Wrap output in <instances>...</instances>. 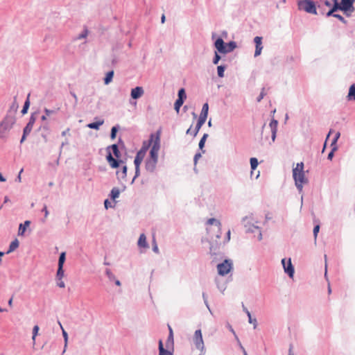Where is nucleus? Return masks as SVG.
Instances as JSON below:
<instances>
[{"label": "nucleus", "mask_w": 355, "mask_h": 355, "mask_svg": "<svg viewBox=\"0 0 355 355\" xmlns=\"http://www.w3.org/2000/svg\"><path fill=\"white\" fill-rule=\"evenodd\" d=\"M282 265L284 266V270L286 273H288V275L292 277L293 276V274H294V268L292 266V263H291V259H289L287 262V263H286V260L285 259H283L282 260Z\"/></svg>", "instance_id": "10"}, {"label": "nucleus", "mask_w": 355, "mask_h": 355, "mask_svg": "<svg viewBox=\"0 0 355 355\" xmlns=\"http://www.w3.org/2000/svg\"><path fill=\"white\" fill-rule=\"evenodd\" d=\"M165 19H166L165 15H164V14H163V15H162V17H161V22H162V24H164V23L165 22Z\"/></svg>", "instance_id": "58"}, {"label": "nucleus", "mask_w": 355, "mask_h": 355, "mask_svg": "<svg viewBox=\"0 0 355 355\" xmlns=\"http://www.w3.org/2000/svg\"><path fill=\"white\" fill-rule=\"evenodd\" d=\"M116 175L119 178L125 179L127 175V166H123L121 171H116Z\"/></svg>", "instance_id": "27"}, {"label": "nucleus", "mask_w": 355, "mask_h": 355, "mask_svg": "<svg viewBox=\"0 0 355 355\" xmlns=\"http://www.w3.org/2000/svg\"><path fill=\"white\" fill-rule=\"evenodd\" d=\"M0 181L1 182H5L6 181V179L3 178V176L2 175V174L0 173Z\"/></svg>", "instance_id": "63"}, {"label": "nucleus", "mask_w": 355, "mask_h": 355, "mask_svg": "<svg viewBox=\"0 0 355 355\" xmlns=\"http://www.w3.org/2000/svg\"><path fill=\"white\" fill-rule=\"evenodd\" d=\"M44 112L46 114L47 116H49L50 114H53L54 112L53 110L45 108Z\"/></svg>", "instance_id": "53"}, {"label": "nucleus", "mask_w": 355, "mask_h": 355, "mask_svg": "<svg viewBox=\"0 0 355 355\" xmlns=\"http://www.w3.org/2000/svg\"><path fill=\"white\" fill-rule=\"evenodd\" d=\"M64 273L63 267H58L57 274H56L57 280L62 279L64 277Z\"/></svg>", "instance_id": "32"}, {"label": "nucleus", "mask_w": 355, "mask_h": 355, "mask_svg": "<svg viewBox=\"0 0 355 355\" xmlns=\"http://www.w3.org/2000/svg\"><path fill=\"white\" fill-rule=\"evenodd\" d=\"M298 7L300 10H304L305 12L311 14H317L316 7L314 2L311 0H302L298 2Z\"/></svg>", "instance_id": "3"}, {"label": "nucleus", "mask_w": 355, "mask_h": 355, "mask_svg": "<svg viewBox=\"0 0 355 355\" xmlns=\"http://www.w3.org/2000/svg\"><path fill=\"white\" fill-rule=\"evenodd\" d=\"M87 34L88 31L87 29H85L84 32L78 37V39L85 38L87 36Z\"/></svg>", "instance_id": "48"}, {"label": "nucleus", "mask_w": 355, "mask_h": 355, "mask_svg": "<svg viewBox=\"0 0 355 355\" xmlns=\"http://www.w3.org/2000/svg\"><path fill=\"white\" fill-rule=\"evenodd\" d=\"M159 355H172L169 351L164 348V345L161 340L159 341Z\"/></svg>", "instance_id": "25"}, {"label": "nucleus", "mask_w": 355, "mask_h": 355, "mask_svg": "<svg viewBox=\"0 0 355 355\" xmlns=\"http://www.w3.org/2000/svg\"><path fill=\"white\" fill-rule=\"evenodd\" d=\"M184 103V101H182V99H177L175 104H174V108L175 110V111L178 113L179 111H180V107Z\"/></svg>", "instance_id": "33"}, {"label": "nucleus", "mask_w": 355, "mask_h": 355, "mask_svg": "<svg viewBox=\"0 0 355 355\" xmlns=\"http://www.w3.org/2000/svg\"><path fill=\"white\" fill-rule=\"evenodd\" d=\"M293 177L295 180V186L300 191L302 190L304 184L308 182V179L305 175L303 162L297 163L295 168L293 169Z\"/></svg>", "instance_id": "2"}, {"label": "nucleus", "mask_w": 355, "mask_h": 355, "mask_svg": "<svg viewBox=\"0 0 355 355\" xmlns=\"http://www.w3.org/2000/svg\"><path fill=\"white\" fill-rule=\"evenodd\" d=\"M38 331H39V327L37 325L34 326V327L33 329V338H32L33 340H35V337L38 334Z\"/></svg>", "instance_id": "41"}, {"label": "nucleus", "mask_w": 355, "mask_h": 355, "mask_svg": "<svg viewBox=\"0 0 355 355\" xmlns=\"http://www.w3.org/2000/svg\"><path fill=\"white\" fill-rule=\"evenodd\" d=\"M225 66H218L217 67V72H218V76L220 77V78H223L224 77V71H225Z\"/></svg>", "instance_id": "35"}, {"label": "nucleus", "mask_w": 355, "mask_h": 355, "mask_svg": "<svg viewBox=\"0 0 355 355\" xmlns=\"http://www.w3.org/2000/svg\"><path fill=\"white\" fill-rule=\"evenodd\" d=\"M157 162V160H155V159L150 158L149 159H148L146 161V169L148 171H153L156 166Z\"/></svg>", "instance_id": "17"}, {"label": "nucleus", "mask_w": 355, "mask_h": 355, "mask_svg": "<svg viewBox=\"0 0 355 355\" xmlns=\"http://www.w3.org/2000/svg\"><path fill=\"white\" fill-rule=\"evenodd\" d=\"M23 172V169H21L19 171V175L17 177L19 182H21V173Z\"/></svg>", "instance_id": "62"}, {"label": "nucleus", "mask_w": 355, "mask_h": 355, "mask_svg": "<svg viewBox=\"0 0 355 355\" xmlns=\"http://www.w3.org/2000/svg\"><path fill=\"white\" fill-rule=\"evenodd\" d=\"M31 128H32V123L31 122H29L24 130V135L28 134L31 132Z\"/></svg>", "instance_id": "42"}, {"label": "nucleus", "mask_w": 355, "mask_h": 355, "mask_svg": "<svg viewBox=\"0 0 355 355\" xmlns=\"http://www.w3.org/2000/svg\"><path fill=\"white\" fill-rule=\"evenodd\" d=\"M168 330H169V335H173V329L170 325H168Z\"/></svg>", "instance_id": "60"}, {"label": "nucleus", "mask_w": 355, "mask_h": 355, "mask_svg": "<svg viewBox=\"0 0 355 355\" xmlns=\"http://www.w3.org/2000/svg\"><path fill=\"white\" fill-rule=\"evenodd\" d=\"M116 132H117V128L116 127H112V128L111 130V135H110L112 139H115Z\"/></svg>", "instance_id": "46"}, {"label": "nucleus", "mask_w": 355, "mask_h": 355, "mask_svg": "<svg viewBox=\"0 0 355 355\" xmlns=\"http://www.w3.org/2000/svg\"><path fill=\"white\" fill-rule=\"evenodd\" d=\"M18 247H19V241L17 239H15L10 244L9 250H8V252L6 253L9 254V253L15 251Z\"/></svg>", "instance_id": "26"}, {"label": "nucleus", "mask_w": 355, "mask_h": 355, "mask_svg": "<svg viewBox=\"0 0 355 355\" xmlns=\"http://www.w3.org/2000/svg\"><path fill=\"white\" fill-rule=\"evenodd\" d=\"M319 230H320V225H316L313 228V236H314L315 241H316Z\"/></svg>", "instance_id": "43"}, {"label": "nucleus", "mask_w": 355, "mask_h": 355, "mask_svg": "<svg viewBox=\"0 0 355 355\" xmlns=\"http://www.w3.org/2000/svg\"><path fill=\"white\" fill-rule=\"evenodd\" d=\"M186 98L187 95L184 89L183 88L180 89L178 92V99H182V101H184Z\"/></svg>", "instance_id": "36"}, {"label": "nucleus", "mask_w": 355, "mask_h": 355, "mask_svg": "<svg viewBox=\"0 0 355 355\" xmlns=\"http://www.w3.org/2000/svg\"><path fill=\"white\" fill-rule=\"evenodd\" d=\"M160 148L159 137L157 136L153 141V146L150 151V158L158 160V153Z\"/></svg>", "instance_id": "6"}, {"label": "nucleus", "mask_w": 355, "mask_h": 355, "mask_svg": "<svg viewBox=\"0 0 355 355\" xmlns=\"http://www.w3.org/2000/svg\"><path fill=\"white\" fill-rule=\"evenodd\" d=\"M236 47V44L234 42H230L229 43L225 44V53L232 51Z\"/></svg>", "instance_id": "24"}, {"label": "nucleus", "mask_w": 355, "mask_h": 355, "mask_svg": "<svg viewBox=\"0 0 355 355\" xmlns=\"http://www.w3.org/2000/svg\"><path fill=\"white\" fill-rule=\"evenodd\" d=\"M355 0H341L343 11L352 12L354 10L353 3Z\"/></svg>", "instance_id": "9"}, {"label": "nucleus", "mask_w": 355, "mask_h": 355, "mask_svg": "<svg viewBox=\"0 0 355 355\" xmlns=\"http://www.w3.org/2000/svg\"><path fill=\"white\" fill-rule=\"evenodd\" d=\"M324 3L326 6H327L330 8H331V7H332L331 3L329 1H324Z\"/></svg>", "instance_id": "55"}, {"label": "nucleus", "mask_w": 355, "mask_h": 355, "mask_svg": "<svg viewBox=\"0 0 355 355\" xmlns=\"http://www.w3.org/2000/svg\"><path fill=\"white\" fill-rule=\"evenodd\" d=\"M119 194H120L119 189L118 188L114 187L111 191V194H110L111 198L112 200H115L116 198H118L119 196Z\"/></svg>", "instance_id": "30"}, {"label": "nucleus", "mask_w": 355, "mask_h": 355, "mask_svg": "<svg viewBox=\"0 0 355 355\" xmlns=\"http://www.w3.org/2000/svg\"><path fill=\"white\" fill-rule=\"evenodd\" d=\"M225 42L222 38H218L215 42L214 46L218 52L225 53Z\"/></svg>", "instance_id": "15"}, {"label": "nucleus", "mask_w": 355, "mask_h": 355, "mask_svg": "<svg viewBox=\"0 0 355 355\" xmlns=\"http://www.w3.org/2000/svg\"><path fill=\"white\" fill-rule=\"evenodd\" d=\"M71 94L72 95V96L75 99V102L77 103L78 97H77L76 94L74 92H71Z\"/></svg>", "instance_id": "56"}, {"label": "nucleus", "mask_w": 355, "mask_h": 355, "mask_svg": "<svg viewBox=\"0 0 355 355\" xmlns=\"http://www.w3.org/2000/svg\"><path fill=\"white\" fill-rule=\"evenodd\" d=\"M220 60V56L218 54L217 52L215 53V56H214V58L213 60V63L214 64H217L219 62V60Z\"/></svg>", "instance_id": "47"}, {"label": "nucleus", "mask_w": 355, "mask_h": 355, "mask_svg": "<svg viewBox=\"0 0 355 355\" xmlns=\"http://www.w3.org/2000/svg\"><path fill=\"white\" fill-rule=\"evenodd\" d=\"M205 119H202L201 118L199 117L198 120V122H197V124H196V126L193 130V136L196 137V135L198 134V131L200 130V129L201 128V127L202 126V125L205 123Z\"/></svg>", "instance_id": "20"}, {"label": "nucleus", "mask_w": 355, "mask_h": 355, "mask_svg": "<svg viewBox=\"0 0 355 355\" xmlns=\"http://www.w3.org/2000/svg\"><path fill=\"white\" fill-rule=\"evenodd\" d=\"M105 207L107 209L109 207H112L108 200H105L104 202Z\"/></svg>", "instance_id": "54"}, {"label": "nucleus", "mask_w": 355, "mask_h": 355, "mask_svg": "<svg viewBox=\"0 0 355 355\" xmlns=\"http://www.w3.org/2000/svg\"><path fill=\"white\" fill-rule=\"evenodd\" d=\"M232 268V263L229 260H225L217 266L218 272L220 275L224 276L228 274Z\"/></svg>", "instance_id": "5"}, {"label": "nucleus", "mask_w": 355, "mask_h": 355, "mask_svg": "<svg viewBox=\"0 0 355 355\" xmlns=\"http://www.w3.org/2000/svg\"><path fill=\"white\" fill-rule=\"evenodd\" d=\"M230 234H231L230 230H228V232L227 233V241H229L230 240Z\"/></svg>", "instance_id": "57"}, {"label": "nucleus", "mask_w": 355, "mask_h": 355, "mask_svg": "<svg viewBox=\"0 0 355 355\" xmlns=\"http://www.w3.org/2000/svg\"><path fill=\"white\" fill-rule=\"evenodd\" d=\"M347 98L349 101L355 100V84L350 86Z\"/></svg>", "instance_id": "19"}, {"label": "nucleus", "mask_w": 355, "mask_h": 355, "mask_svg": "<svg viewBox=\"0 0 355 355\" xmlns=\"http://www.w3.org/2000/svg\"><path fill=\"white\" fill-rule=\"evenodd\" d=\"M29 105H30V101H29V99L28 98H27V100L26 101L24 105V107H23V109L21 110V113L23 114H26L27 112V110L29 107Z\"/></svg>", "instance_id": "38"}, {"label": "nucleus", "mask_w": 355, "mask_h": 355, "mask_svg": "<svg viewBox=\"0 0 355 355\" xmlns=\"http://www.w3.org/2000/svg\"><path fill=\"white\" fill-rule=\"evenodd\" d=\"M29 225H30L29 220H26L24 222V224H20L19 227L18 234L21 235V236L24 235L26 227H28L29 226Z\"/></svg>", "instance_id": "22"}, {"label": "nucleus", "mask_w": 355, "mask_h": 355, "mask_svg": "<svg viewBox=\"0 0 355 355\" xmlns=\"http://www.w3.org/2000/svg\"><path fill=\"white\" fill-rule=\"evenodd\" d=\"M333 132V130H330V131L329 132V134L327 135V139H326V141H325V143H324V146L326 145L327 144V139H329L330 135Z\"/></svg>", "instance_id": "59"}, {"label": "nucleus", "mask_w": 355, "mask_h": 355, "mask_svg": "<svg viewBox=\"0 0 355 355\" xmlns=\"http://www.w3.org/2000/svg\"><path fill=\"white\" fill-rule=\"evenodd\" d=\"M334 17L338 19L339 20H340L341 21H343L345 22V19L340 15L338 14H334L332 15Z\"/></svg>", "instance_id": "50"}, {"label": "nucleus", "mask_w": 355, "mask_h": 355, "mask_svg": "<svg viewBox=\"0 0 355 355\" xmlns=\"http://www.w3.org/2000/svg\"><path fill=\"white\" fill-rule=\"evenodd\" d=\"M209 105L207 103H205L202 106V111L200 115V118L206 120L208 114Z\"/></svg>", "instance_id": "21"}, {"label": "nucleus", "mask_w": 355, "mask_h": 355, "mask_svg": "<svg viewBox=\"0 0 355 355\" xmlns=\"http://www.w3.org/2000/svg\"><path fill=\"white\" fill-rule=\"evenodd\" d=\"M208 137V135L207 134H205L203 135V137L201 138L200 142H199V148L200 149H202L203 147H204V145H205V141H206V139L207 137Z\"/></svg>", "instance_id": "39"}, {"label": "nucleus", "mask_w": 355, "mask_h": 355, "mask_svg": "<svg viewBox=\"0 0 355 355\" xmlns=\"http://www.w3.org/2000/svg\"><path fill=\"white\" fill-rule=\"evenodd\" d=\"M167 348L172 347L173 346V335H168V339L166 342Z\"/></svg>", "instance_id": "34"}, {"label": "nucleus", "mask_w": 355, "mask_h": 355, "mask_svg": "<svg viewBox=\"0 0 355 355\" xmlns=\"http://www.w3.org/2000/svg\"><path fill=\"white\" fill-rule=\"evenodd\" d=\"M207 224L208 225H214L216 229V234L215 235L216 239L220 238V234H221V223L219 220L215 219V218H209Z\"/></svg>", "instance_id": "8"}, {"label": "nucleus", "mask_w": 355, "mask_h": 355, "mask_svg": "<svg viewBox=\"0 0 355 355\" xmlns=\"http://www.w3.org/2000/svg\"><path fill=\"white\" fill-rule=\"evenodd\" d=\"M254 41L255 45H256L254 56L257 57L261 54L262 49H263L262 37L257 36L254 37Z\"/></svg>", "instance_id": "12"}, {"label": "nucleus", "mask_w": 355, "mask_h": 355, "mask_svg": "<svg viewBox=\"0 0 355 355\" xmlns=\"http://www.w3.org/2000/svg\"><path fill=\"white\" fill-rule=\"evenodd\" d=\"M65 259H66V253L64 252H63L60 254V257H59L58 267H63Z\"/></svg>", "instance_id": "31"}, {"label": "nucleus", "mask_w": 355, "mask_h": 355, "mask_svg": "<svg viewBox=\"0 0 355 355\" xmlns=\"http://www.w3.org/2000/svg\"><path fill=\"white\" fill-rule=\"evenodd\" d=\"M153 137H154V135H150V141L148 143L146 142V141L144 142L141 148L139 151H144V154H146V151L148 150V148H149V146L150 145V144L153 142Z\"/></svg>", "instance_id": "23"}, {"label": "nucleus", "mask_w": 355, "mask_h": 355, "mask_svg": "<svg viewBox=\"0 0 355 355\" xmlns=\"http://www.w3.org/2000/svg\"><path fill=\"white\" fill-rule=\"evenodd\" d=\"M61 329H62L63 337L64 338L65 347H66L67 344L68 335H67V333L66 332V331L64 330V329L63 328L62 326H61Z\"/></svg>", "instance_id": "44"}, {"label": "nucleus", "mask_w": 355, "mask_h": 355, "mask_svg": "<svg viewBox=\"0 0 355 355\" xmlns=\"http://www.w3.org/2000/svg\"><path fill=\"white\" fill-rule=\"evenodd\" d=\"M153 250L155 252H158V247H157V243L155 241V239L153 240Z\"/></svg>", "instance_id": "52"}, {"label": "nucleus", "mask_w": 355, "mask_h": 355, "mask_svg": "<svg viewBox=\"0 0 355 355\" xmlns=\"http://www.w3.org/2000/svg\"><path fill=\"white\" fill-rule=\"evenodd\" d=\"M193 340L196 347L200 352L199 355L203 354L205 353V346L201 330L198 329L195 331Z\"/></svg>", "instance_id": "4"}, {"label": "nucleus", "mask_w": 355, "mask_h": 355, "mask_svg": "<svg viewBox=\"0 0 355 355\" xmlns=\"http://www.w3.org/2000/svg\"><path fill=\"white\" fill-rule=\"evenodd\" d=\"M113 76H114V71H109L106 74V76L104 78V83H105V85L109 84L112 81Z\"/></svg>", "instance_id": "29"}, {"label": "nucleus", "mask_w": 355, "mask_h": 355, "mask_svg": "<svg viewBox=\"0 0 355 355\" xmlns=\"http://www.w3.org/2000/svg\"><path fill=\"white\" fill-rule=\"evenodd\" d=\"M187 134H193V131H192L191 130V127H190L187 131Z\"/></svg>", "instance_id": "61"}, {"label": "nucleus", "mask_w": 355, "mask_h": 355, "mask_svg": "<svg viewBox=\"0 0 355 355\" xmlns=\"http://www.w3.org/2000/svg\"><path fill=\"white\" fill-rule=\"evenodd\" d=\"M250 165L252 170H254L258 166V160L255 157L250 159Z\"/></svg>", "instance_id": "37"}, {"label": "nucleus", "mask_w": 355, "mask_h": 355, "mask_svg": "<svg viewBox=\"0 0 355 355\" xmlns=\"http://www.w3.org/2000/svg\"><path fill=\"white\" fill-rule=\"evenodd\" d=\"M266 95V92L265 91V88H263L259 97L257 98V101L259 102Z\"/></svg>", "instance_id": "45"}, {"label": "nucleus", "mask_w": 355, "mask_h": 355, "mask_svg": "<svg viewBox=\"0 0 355 355\" xmlns=\"http://www.w3.org/2000/svg\"><path fill=\"white\" fill-rule=\"evenodd\" d=\"M340 133L339 132H336L335 137L331 141V146L332 147V149L328 155V159L330 160L332 159V158L334 157V152L337 150L336 142H337L338 138L340 137Z\"/></svg>", "instance_id": "11"}, {"label": "nucleus", "mask_w": 355, "mask_h": 355, "mask_svg": "<svg viewBox=\"0 0 355 355\" xmlns=\"http://www.w3.org/2000/svg\"><path fill=\"white\" fill-rule=\"evenodd\" d=\"M333 1H334V4L332 5V7H331V8L327 12V17L331 16V15H333V13L334 12L337 11L338 10H343V8H342L343 4L341 2H340V3H339L338 0H333Z\"/></svg>", "instance_id": "13"}, {"label": "nucleus", "mask_w": 355, "mask_h": 355, "mask_svg": "<svg viewBox=\"0 0 355 355\" xmlns=\"http://www.w3.org/2000/svg\"><path fill=\"white\" fill-rule=\"evenodd\" d=\"M57 285H58L60 288H64V287H65V284H64V282L62 281V279H60V280H58Z\"/></svg>", "instance_id": "49"}, {"label": "nucleus", "mask_w": 355, "mask_h": 355, "mask_svg": "<svg viewBox=\"0 0 355 355\" xmlns=\"http://www.w3.org/2000/svg\"><path fill=\"white\" fill-rule=\"evenodd\" d=\"M42 211L44 212V218H46L48 217V215H49V211L47 209L46 205L44 206V207L42 209Z\"/></svg>", "instance_id": "51"}, {"label": "nucleus", "mask_w": 355, "mask_h": 355, "mask_svg": "<svg viewBox=\"0 0 355 355\" xmlns=\"http://www.w3.org/2000/svg\"><path fill=\"white\" fill-rule=\"evenodd\" d=\"M104 123V121L102 120V121H99L98 122H94V123H89L87 125V127L91 128V129H95V130H98L99 128V127L103 125Z\"/></svg>", "instance_id": "28"}, {"label": "nucleus", "mask_w": 355, "mask_h": 355, "mask_svg": "<svg viewBox=\"0 0 355 355\" xmlns=\"http://www.w3.org/2000/svg\"><path fill=\"white\" fill-rule=\"evenodd\" d=\"M138 245L140 248H147L148 247L147 241H146V237L144 234H141L139 236V238L138 240Z\"/></svg>", "instance_id": "18"}, {"label": "nucleus", "mask_w": 355, "mask_h": 355, "mask_svg": "<svg viewBox=\"0 0 355 355\" xmlns=\"http://www.w3.org/2000/svg\"><path fill=\"white\" fill-rule=\"evenodd\" d=\"M144 92L141 87H136L131 90V97L133 99H137L140 98L144 94Z\"/></svg>", "instance_id": "14"}, {"label": "nucleus", "mask_w": 355, "mask_h": 355, "mask_svg": "<svg viewBox=\"0 0 355 355\" xmlns=\"http://www.w3.org/2000/svg\"><path fill=\"white\" fill-rule=\"evenodd\" d=\"M277 125H278V122L275 119L271 120V121L269 124V126H270V128L271 130V133H272V139L273 141L275 140V137H276V133H277Z\"/></svg>", "instance_id": "16"}, {"label": "nucleus", "mask_w": 355, "mask_h": 355, "mask_svg": "<svg viewBox=\"0 0 355 355\" xmlns=\"http://www.w3.org/2000/svg\"><path fill=\"white\" fill-rule=\"evenodd\" d=\"M107 155L106 160L109 165L112 168H118L121 164H123L122 160H119L121 153L116 144H112L107 148Z\"/></svg>", "instance_id": "1"}, {"label": "nucleus", "mask_w": 355, "mask_h": 355, "mask_svg": "<svg viewBox=\"0 0 355 355\" xmlns=\"http://www.w3.org/2000/svg\"><path fill=\"white\" fill-rule=\"evenodd\" d=\"M146 154H144V151H138L134 160L135 165V177H137L139 174V166L142 162Z\"/></svg>", "instance_id": "7"}, {"label": "nucleus", "mask_w": 355, "mask_h": 355, "mask_svg": "<svg viewBox=\"0 0 355 355\" xmlns=\"http://www.w3.org/2000/svg\"><path fill=\"white\" fill-rule=\"evenodd\" d=\"M245 312L248 316V318H249V322L250 323H253L254 324V328H256V325H257V320L256 319H252V316H251V314L250 313L249 311H248L247 309L245 310Z\"/></svg>", "instance_id": "40"}, {"label": "nucleus", "mask_w": 355, "mask_h": 355, "mask_svg": "<svg viewBox=\"0 0 355 355\" xmlns=\"http://www.w3.org/2000/svg\"><path fill=\"white\" fill-rule=\"evenodd\" d=\"M8 305L10 306H12V297H11L9 300H8Z\"/></svg>", "instance_id": "64"}]
</instances>
